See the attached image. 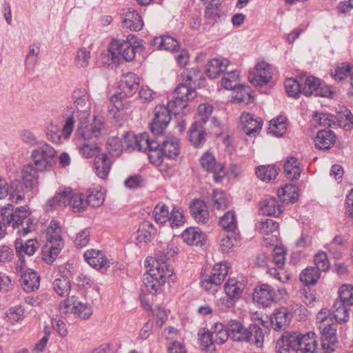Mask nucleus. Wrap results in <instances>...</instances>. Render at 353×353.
<instances>
[{
	"instance_id": "f257e3e1",
	"label": "nucleus",
	"mask_w": 353,
	"mask_h": 353,
	"mask_svg": "<svg viewBox=\"0 0 353 353\" xmlns=\"http://www.w3.org/2000/svg\"><path fill=\"white\" fill-rule=\"evenodd\" d=\"M72 98L77 109L73 112L74 119L79 121L77 135L84 142L78 145L79 150L82 154H96L100 152L97 143L89 142L92 138L99 137L104 130V121L101 117H94L93 122L88 124L90 117L91 97L85 88H79L73 91Z\"/></svg>"
},
{
	"instance_id": "f03ea898",
	"label": "nucleus",
	"mask_w": 353,
	"mask_h": 353,
	"mask_svg": "<svg viewBox=\"0 0 353 353\" xmlns=\"http://www.w3.org/2000/svg\"><path fill=\"white\" fill-rule=\"evenodd\" d=\"M148 272L143 275L142 290L152 294H157L162 291L166 278L174 274L173 268L163 259L147 258Z\"/></svg>"
},
{
	"instance_id": "7ed1b4c3",
	"label": "nucleus",
	"mask_w": 353,
	"mask_h": 353,
	"mask_svg": "<svg viewBox=\"0 0 353 353\" xmlns=\"http://www.w3.org/2000/svg\"><path fill=\"white\" fill-rule=\"evenodd\" d=\"M181 76L183 82L176 88L173 96L174 99L170 101V105H174L180 111H185L187 101L194 99L196 95L195 88L201 75L198 70L192 68L183 71Z\"/></svg>"
},
{
	"instance_id": "20e7f679",
	"label": "nucleus",
	"mask_w": 353,
	"mask_h": 353,
	"mask_svg": "<svg viewBox=\"0 0 353 353\" xmlns=\"http://www.w3.org/2000/svg\"><path fill=\"white\" fill-rule=\"evenodd\" d=\"M230 338L238 342H248L258 347L263 345L264 334L261 327L256 324H250L248 327L243 326L236 320L228 322Z\"/></svg>"
},
{
	"instance_id": "39448f33",
	"label": "nucleus",
	"mask_w": 353,
	"mask_h": 353,
	"mask_svg": "<svg viewBox=\"0 0 353 353\" xmlns=\"http://www.w3.org/2000/svg\"><path fill=\"white\" fill-rule=\"evenodd\" d=\"M5 210L3 216L6 219V223L17 229L20 236H26L32 230L33 221L30 217L31 211L27 207L21 206L14 210L12 205L8 204V210Z\"/></svg>"
},
{
	"instance_id": "423d86ee",
	"label": "nucleus",
	"mask_w": 353,
	"mask_h": 353,
	"mask_svg": "<svg viewBox=\"0 0 353 353\" xmlns=\"http://www.w3.org/2000/svg\"><path fill=\"white\" fill-rule=\"evenodd\" d=\"M144 49L140 40L134 35L129 34L126 40H113L109 47V52L112 57L120 54L125 61H130L134 59L136 52H143Z\"/></svg>"
},
{
	"instance_id": "0eeeda50",
	"label": "nucleus",
	"mask_w": 353,
	"mask_h": 353,
	"mask_svg": "<svg viewBox=\"0 0 353 353\" xmlns=\"http://www.w3.org/2000/svg\"><path fill=\"white\" fill-rule=\"evenodd\" d=\"M185 111H180L174 105H170L168 101L167 106L157 105L154 110V118L150 124V130L153 134L159 135L163 133L171 120V114H184Z\"/></svg>"
},
{
	"instance_id": "6e6552de",
	"label": "nucleus",
	"mask_w": 353,
	"mask_h": 353,
	"mask_svg": "<svg viewBox=\"0 0 353 353\" xmlns=\"http://www.w3.org/2000/svg\"><path fill=\"white\" fill-rule=\"evenodd\" d=\"M15 272L20 276L21 285L28 292L37 290L40 284V277L37 272L26 269L23 261H17L15 264Z\"/></svg>"
},
{
	"instance_id": "1a4fd4ad",
	"label": "nucleus",
	"mask_w": 353,
	"mask_h": 353,
	"mask_svg": "<svg viewBox=\"0 0 353 353\" xmlns=\"http://www.w3.org/2000/svg\"><path fill=\"white\" fill-rule=\"evenodd\" d=\"M74 122V116L72 114L67 119L62 128L57 124L50 123L48 126L46 132L48 139L53 143H58L61 142L62 137L65 139H68L73 130Z\"/></svg>"
},
{
	"instance_id": "9d476101",
	"label": "nucleus",
	"mask_w": 353,
	"mask_h": 353,
	"mask_svg": "<svg viewBox=\"0 0 353 353\" xmlns=\"http://www.w3.org/2000/svg\"><path fill=\"white\" fill-rule=\"evenodd\" d=\"M321 333L322 348L325 350L327 353L335 351L338 339L336 337V325L334 323H323L318 325Z\"/></svg>"
},
{
	"instance_id": "9b49d317",
	"label": "nucleus",
	"mask_w": 353,
	"mask_h": 353,
	"mask_svg": "<svg viewBox=\"0 0 353 353\" xmlns=\"http://www.w3.org/2000/svg\"><path fill=\"white\" fill-rule=\"evenodd\" d=\"M315 334L309 332L306 334L292 332L291 336L296 339L294 343L295 353H315L316 341L314 338Z\"/></svg>"
},
{
	"instance_id": "f8f14e48",
	"label": "nucleus",
	"mask_w": 353,
	"mask_h": 353,
	"mask_svg": "<svg viewBox=\"0 0 353 353\" xmlns=\"http://www.w3.org/2000/svg\"><path fill=\"white\" fill-rule=\"evenodd\" d=\"M272 70L270 64L261 61L257 63L255 71L248 76L249 81L255 86H262L268 84L272 79Z\"/></svg>"
},
{
	"instance_id": "ddd939ff",
	"label": "nucleus",
	"mask_w": 353,
	"mask_h": 353,
	"mask_svg": "<svg viewBox=\"0 0 353 353\" xmlns=\"http://www.w3.org/2000/svg\"><path fill=\"white\" fill-rule=\"evenodd\" d=\"M240 120L244 133L250 137H256L262 129V119L252 114L243 113Z\"/></svg>"
},
{
	"instance_id": "4468645a",
	"label": "nucleus",
	"mask_w": 353,
	"mask_h": 353,
	"mask_svg": "<svg viewBox=\"0 0 353 353\" xmlns=\"http://www.w3.org/2000/svg\"><path fill=\"white\" fill-rule=\"evenodd\" d=\"M72 194V188L70 187L60 188L54 196L49 199L45 205V210L47 212H52L57 207H65L70 203Z\"/></svg>"
},
{
	"instance_id": "2eb2a0df",
	"label": "nucleus",
	"mask_w": 353,
	"mask_h": 353,
	"mask_svg": "<svg viewBox=\"0 0 353 353\" xmlns=\"http://www.w3.org/2000/svg\"><path fill=\"white\" fill-rule=\"evenodd\" d=\"M63 305L65 312L76 314L82 319H88L92 314L91 306L88 303L78 301L74 296L68 297L65 300Z\"/></svg>"
},
{
	"instance_id": "dca6fc26",
	"label": "nucleus",
	"mask_w": 353,
	"mask_h": 353,
	"mask_svg": "<svg viewBox=\"0 0 353 353\" xmlns=\"http://www.w3.org/2000/svg\"><path fill=\"white\" fill-rule=\"evenodd\" d=\"M85 260L97 270H105L110 268V262L105 254L98 250H88L84 253Z\"/></svg>"
},
{
	"instance_id": "f3484780",
	"label": "nucleus",
	"mask_w": 353,
	"mask_h": 353,
	"mask_svg": "<svg viewBox=\"0 0 353 353\" xmlns=\"http://www.w3.org/2000/svg\"><path fill=\"white\" fill-rule=\"evenodd\" d=\"M139 83L140 79L136 74L128 72L122 76L119 83V88L125 97H131L137 92Z\"/></svg>"
},
{
	"instance_id": "a211bd4d",
	"label": "nucleus",
	"mask_w": 353,
	"mask_h": 353,
	"mask_svg": "<svg viewBox=\"0 0 353 353\" xmlns=\"http://www.w3.org/2000/svg\"><path fill=\"white\" fill-rule=\"evenodd\" d=\"M253 299L261 307H270L274 300V290L270 285L262 284L255 288Z\"/></svg>"
},
{
	"instance_id": "6ab92c4d",
	"label": "nucleus",
	"mask_w": 353,
	"mask_h": 353,
	"mask_svg": "<svg viewBox=\"0 0 353 353\" xmlns=\"http://www.w3.org/2000/svg\"><path fill=\"white\" fill-rule=\"evenodd\" d=\"M256 229L264 235V240L274 243L278 234L279 224L272 219H261L256 224Z\"/></svg>"
},
{
	"instance_id": "aec40b11",
	"label": "nucleus",
	"mask_w": 353,
	"mask_h": 353,
	"mask_svg": "<svg viewBox=\"0 0 353 353\" xmlns=\"http://www.w3.org/2000/svg\"><path fill=\"white\" fill-rule=\"evenodd\" d=\"M14 246L19 259L18 261H23L25 263V255L32 256L39 248V243L33 239H28L25 243L22 239H17L15 241Z\"/></svg>"
},
{
	"instance_id": "412c9836",
	"label": "nucleus",
	"mask_w": 353,
	"mask_h": 353,
	"mask_svg": "<svg viewBox=\"0 0 353 353\" xmlns=\"http://www.w3.org/2000/svg\"><path fill=\"white\" fill-rule=\"evenodd\" d=\"M18 181L12 183L10 189L6 181L0 179V199H3L9 196V200L13 203H18L24 199L21 191L17 190Z\"/></svg>"
},
{
	"instance_id": "4be33fe9",
	"label": "nucleus",
	"mask_w": 353,
	"mask_h": 353,
	"mask_svg": "<svg viewBox=\"0 0 353 353\" xmlns=\"http://www.w3.org/2000/svg\"><path fill=\"white\" fill-rule=\"evenodd\" d=\"M21 174L26 189L32 192H38L39 176L37 172L34 169L33 165L31 163L26 165L22 170Z\"/></svg>"
},
{
	"instance_id": "5701e85b",
	"label": "nucleus",
	"mask_w": 353,
	"mask_h": 353,
	"mask_svg": "<svg viewBox=\"0 0 353 353\" xmlns=\"http://www.w3.org/2000/svg\"><path fill=\"white\" fill-rule=\"evenodd\" d=\"M245 281L242 277L229 278L224 285V290L227 296L238 301L245 289Z\"/></svg>"
},
{
	"instance_id": "b1692460",
	"label": "nucleus",
	"mask_w": 353,
	"mask_h": 353,
	"mask_svg": "<svg viewBox=\"0 0 353 353\" xmlns=\"http://www.w3.org/2000/svg\"><path fill=\"white\" fill-rule=\"evenodd\" d=\"M131 141L134 143L139 152H157L161 146L157 141L150 139L145 133L140 134L139 137H132Z\"/></svg>"
},
{
	"instance_id": "393cba45",
	"label": "nucleus",
	"mask_w": 353,
	"mask_h": 353,
	"mask_svg": "<svg viewBox=\"0 0 353 353\" xmlns=\"http://www.w3.org/2000/svg\"><path fill=\"white\" fill-rule=\"evenodd\" d=\"M122 23L123 26L132 31H140L143 27V21L139 13L132 8L125 12Z\"/></svg>"
},
{
	"instance_id": "a878e982",
	"label": "nucleus",
	"mask_w": 353,
	"mask_h": 353,
	"mask_svg": "<svg viewBox=\"0 0 353 353\" xmlns=\"http://www.w3.org/2000/svg\"><path fill=\"white\" fill-rule=\"evenodd\" d=\"M190 212L199 223H206L209 220V212L205 202L200 199L194 200L190 205Z\"/></svg>"
},
{
	"instance_id": "bb28decb",
	"label": "nucleus",
	"mask_w": 353,
	"mask_h": 353,
	"mask_svg": "<svg viewBox=\"0 0 353 353\" xmlns=\"http://www.w3.org/2000/svg\"><path fill=\"white\" fill-rule=\"evenodd\" d=\"M335 141V134L332 131L327 130L319 131L314 140L316 148L321 150L330 149Z\"/></svg>"
},
{
	"instance_id": "cd10ccee",
	"label": "nucleus",
	"mask_w": 353,
	"mask_h": 353,
	"mask_svg": "<svg viewBox=\"0 0 353 353\" xmlns=\"http://www.w3.org/2000/svg\"><path fill=\"white\" fill-rule=\"evenodd\" d=\"M206 133L203 124L195 122L189 129V140L195 148H199L205 141Z\"/></svg>"
},
{
	"instance_id": "c85d7f7f",
	"label": "nucleus",
	"mask_w": 353,
	"mask_h": 353,
	"mask_svg": "<svg viewBox=\"0 0 353 353\" xmlns=\"http://www.w3.org/2000/svg\"><path fill=\"white\" fill-rule=\"evenodd\" d=\"M283 212V205L275 198H268L261 202L259 213L266 216H278Z\"/></svg>"
},
{
	"instance_id": "c756f323",
	"label": "nucleus",
	"mask_w": 353,
	"mask_h": 353,
	"mask_svg": "<svg viewBox=\"0 0 353 353\" xmlns=\"http://www.w3.org/2000/svg\"><path fill=\"white\" fill-rule=\"evenodd\" d=\"M227 59L214 58L208 61L206 65V74L211 78H216L221 73L224 72L229 65Z\"/></svg>"
},
{
	"instance_id": "7c9ffc66",
	"label": "nucleus",
	"mask_w": 353,
	"mask_h": 353,
	"mask_svg": "<svg viewBox=\"0 0 353 353\" xmlns=\"http://www.w3.org/2000/svg\"><path fill=\"white\" fill-rule=\"evenodd\" d=\"M292 314L285 307L276 310L271 317V322L275 330L285 329L291 321Z\"/></svg>"
},
{
	"instance_id": "2f4dec72",
	"label": "nucleus",
	"mask_w": 353,
	"mask_h": 353,
	"mask_svg": "<svg viewBox=\"0 0 353 353\" xmlns=\"http://www.w3.org/2000/svg\"><path fill=\"white\" fill-rule=\"evenodd\" d=\"M183 240L190 245H203L205 241V234L194 228L186 229L181 234Z\"/></svg>"
},
{
	"instance_id": "473e14b6",
	"label": "nucleus",
	"mask_w": 353,
	"mask_h": 353,
	"mask_svg": "<svg viewBox=\"0 0 353 353\" xmlns=\"http://www.w3.org/2000/svg\"><path fill=\"white\" fill-rule=\"evenodd\" d=\"M296 339L291 336V332L284 333L280 339H278L276 344V353H292L294 352V343Z\"/></svg>"
},
{
	"instance_id": "72a5a7b5",
	"label": "nucleus",
	"mask_w": 353,
	"mask_h": 353,
	"mask_svg": "<svg viewBox=\"0 0 353 353\" xmlns=\"http://www.w3.org/2000/svg\"><path fill=\"white\" fill-rule=\"evenodd\" d=\"M93 166L96 174L101 179H105L110 172L111 160L108 156H96Z\"/></svg>"
},
{
	"instance_id": "f704fd0d",
	"label": "nucleus",
	"mask_w": 353,
	"mask_h": 353,
	"mask_svg": "<svg viewBox=\"0 0 353 353\" xmlns=\"http://www.w3.org/2000/svg\"><path fill=\"white\" fill-rule=\"evenodd\" d=\"M280 169L274 164L259 166L256 174L259 179L263 181L274 180L279 173Z\"/></svg>"
},
{
	"instance_id": "c9c22d12",
	"label": "nucleus",
	"mask_w": 353,
	"mask_h": 353,
	"mask_svg": "<svg viewBox=\"0 0 353 353\" xmlns=\"http://www.w3.org/2000/svg\"><path fill=\"white\" fill-rule=\"evenodd\" d=\"M350 305L336 300L333 305V315L339 323L347 322L349 319Z\"/></svg>"
},
{
	"instance_id": "e433bc0d",
	"label": "nucleus",
	"mask_w": 353,
	"mask_h": 353,
	"mask_svg": "<svg viewBox=\"0 0 353 353\" xmlns=\"http://www.w3.org/2000/svg\"><path fill=\"white\" fill-rule=\"evenodd\" d=\"M228 265L226 263H220L214 265L210 274L206 277L212 280L215 285H221L228 273Z\"/></svg>"
},
{
	"instance_id": "4c0bfd02",
	"label": "nucleus",
	"mask_w": 353,
	"mask_h": 353,
	"mask_svg": "<svg viewBox=\"0 0 353 353\" xmlns=\"http://www.w3.org/2000/svg\"><path fill=\"white\" fill-rule=\"evenodd\" d=\"M219 225L223 230L234 232L237 229V219L234 211L229 210L221 216Z\"/></svg>"
},
{
	"instance_id": "58836bf2",
	"label": "nucleus",
	"mask_w": 353,
	"mask_h": 353,
	"mask_svg": "<svg viewBox=\"0 0 353 353\" xmlns=\"http://www.w3.org/2000/svg\"><path fill=\"white\" fill-rule=\"evenodd\" d=\"M283 168L288 179L294 180L300 176L301 169L295 157L291 156L285 163Z\"/></svg>"
},
{
	"instance_id": "ea45409f",
	"label": "nucleus",
	"mask_w": 353,
	"mask_h": 353,
	"mask_svg": "<svg viewBox=\"0 0 353 353\" xmlns=\"http://www.w3.org/2000/svg\"><path fill=\"white\" fill-rule=\"evenodd\" d=\"M52 285L54 292L60 296H68L71 289L70 281L65 275L55 279Z\"/></svg>"
},
{
	"instance_id": "a19ab883",
	"label": "nucleus",
	"mask_w": 353,
	"mask_h": 353,
	"mask_svg": "<svg viewBox=\"0 0 353 353\" xmlns=\"http://www.w3.org/2000/svg\"><path fill=\"white\" fill-rule=\"evenodd\" d=\"M152 45L160 50H174L179 46V42L170 36L156 37L152 41Z\"/></svg>"
},
{
	"instance_id": "79ce46f5",
	"label": "nucleus",
	"mask_w": 353,
	"mask_h": 353,
	"mask_svg": "<svg viewBox=\"0 0 353 353\" xmlns=\"http://www.w3.org/2000/svg\"><path fill=\"white\" fill-rule=\"evenodd\" d=\"M278 196L286 203H294L298 198L297 188L293 184H286L278 190Z\"/></svg>"
},
{
	"instance_id": "37998d69",
	"label": "nucleus",
	"mask_w": 353,
	"mask_h": 353,
	"mask_svg": "<svg viewBox=\"0 0 353 353\" xmlns=\"http://www.w3.org/2000/svg\"><path fill=\"white\" fill-rule=\"evenodd\" d=\"M221 84L227 90H236L240 84L239 72L237 70H232L224 74Z\"/></svg>"
},
{
	"instance_id": "c03bdc74",
	"label": "nucleus",
	"mask_w": 353,
	"mask_h": 353,
	"mask_svg": "<svg viewBox=\"0 0 353 353\" xmlns=\"http://www.w3.org/2000/svg\"><path fill=\"white\" fill-rule=\"evenodd\" d=\"M161 154H179V140L174 137H168L162 142Z\"/></svg>"
},
{
	"instance_id": "a18cd8bd",
	"label": "nucleus",
	"mask_w": 353,
	"mask_h": 353,
	"mask_svg": "<svg viewBox=\"0 0 353 353\" xmlns=\"http://www.w3.org/2000/svg\"><path fill=\"white\" fill-rule=\"evenodd\" d=\"M34 169L38 172L47 170L56 162L55 156H32Z\"/></svg>"
},
{
	"instance_id": "49530a36",
	"label": "nucleus",
	"mask_w": 353,
	"mask_h": 353,
	"mask_svg": "<svg viewBox=\"0 0 353 353\" xmlns=\"http://www.w3.org/2000/svg\"><path fill=\"white\" fill-rule=\"evenodd\" d=\"M286 130L285 119L281 116L270 121L268 132L279 137L285 133Z\"/></svg>"
},
{
	"instance_id": "de8ad7c7",
	"label": "nucleus",
	"mask_w": 353,
	"mask_h": 353,
	"mask_svg": "<svg viewBox=\"0 0 353 353\" xmlns=\"http://www.w3.org/2000/svg\"><path fill=\"white\" fill-rule=\"evenodd\" d=\"M40 51L39 43L31 44L25 60V66L27 70L33 71L37 63V57Z\"/></svg>"
},
{
	"instance_id": "09e8293b",
	"label": "nucleus",
	"mask_w": 353,
	"mask_h": 353,
	"mask_svg": "<svg viewBox=\"0 0 353 353\" xmlns=\"http://www.w3.org/2000/svg\"><path fill=\"white\" fill-rule=\"evenodd\" d=\"M346 239L341 235H336L333 240L326 245L325 248L335 258L341 256V250L345 245Z\"/></svg>"
},
{
	"instance_id": "8fccbe9b",
	"label": "nucleus",
	"mask_w": 353,
	"mask_h": 353,
	"mask_svg": "<svg viewBox=\"0 0 353 353\" xmlns=\"http://www.w3.org/2000/svg\"><path fill=\"white\" fill-rule=\"evenodd\" d=\"M302 93L305 96H310L314 92L316 93L318 87L320 85V80L318 78L310 76L305 79H301Z\"/></svg>"
},
{
	"instance_id": "3c124183",
	"label": "nucleus",
	"mask_w": 353,
	"mask_h": 353,
	"mask_svg": "<svg viewBox=\"0 0 353 353\" xmlns=\"http://www.w3.org/2000/svg\"><path fill=\"white\" fill-rule=\"evenodd\" d=\"M353 72V66L347 63H341L337 65L331 74L335 80L343 81L348 76L351 77Z\"/></svg>"
},
{
	"instance_id": "603ef678",
	"label": "nucleus",
	"mask_w": 353,
	"mask_h": 353,
	"mask_svg": "<svg viewBox=\"0 0 353 353\" xmlns=\"http://www.w3.org/2000/svg\"><path fill=\"white\" fill-rule=\"evenodd\" d=\"M319 272L315 268H307L301 273L300 280L305 285L314 284L320 277Z\"/></svg>"
},
{
	"instance_id": "864d4df0",
	"label": "nucleus",
	"mask_w": 353,
	"mask_h": 353,
	"mask_svg": "<svg viewBox=\"0 0 353 353\" xmlns=\"http://www.w3.org/2000/svg\"><path fill=\"white\" fill-rule=\"evenodd\" d=\"M200 163L202 168L208 172H214L216 170L223 171L225 170L224 165L217 163L214 156H201Z\"/></svg>"
},
{
	"instance_id": "5fc2aeb1",
	"label": "nucleus",
	"mask_w": 353,
	"mask_h": 353,
	"mask_svg": "<svg viewBox=\"0 0 353 353\" xmlns=\"http://www.w3.org/2000/svg\"><path fill=\"white\" fill-rule=\"evenodd\" d=\"M90 59V52L84 47L80 48L76 52L74 64L79 68H86L89 65Z\"/></svg>"
},
{
	"instance_id": "6e6d98bb",
	"label": "nucleus",
	"mask_w": 353,
	"mask_h": 353,
	"mask_svg": "<svg viewBox=\"0 0 353 353\" xmlns=\"http://www.w3.org/2000/svg\"><path fill=\"white\" fill-rule=\"evenodd\" d=\"M154 232L153 225L149 221H144L140 225L137 230V239L140 242H148L151 239L152 234Z\"/></svg>"
},
{
	"instance_id": "4d7b16f0",
	"label": "nucleus",
	"mask_w": 353,
	"mask_h": 353,
	"mask_svg": "<svg viewBox=\"0 0 353 353\" xmlns=\"http://www.w3.org/2000/svg\"><path fill=\"white\" fill-rule=\"evenodd\" d=\"M337 300L350 306L353 305V285L351 284L342 285L339 291Z\"/></svg>"
},
{
	"instance_id": "13d9d810",
	"label": "nucleus",
	"mask_w": 353,
	"mask_h": 353,
	"mask_svg": "<svg viewBox=\"0 0 353 353\" xmlns=\"http://www.w3.org/2000/svg\"><path fill=\"white\" fill-rule=\"evenodd\" d=\"M54 225V232L50 234V238L48 241L47 242L46 245L49 248H59V253L63 246V241L60 234V229L57 223H53Z\"/></svg>"
},
{
	"instance_id": "bf43d9fd",
	"label": "nucleus",
	"mask_w": 353,
	"mask_h": 353,
	"mask_svg": "<svg viewBox=\"0 0 353 353\" xmlns=\"http://www.w3.org/2000/svg\"><path fill=\"white\" fill-rule=\"evenodd\" d=\"M214 208L217 210H225L229 206V201L223 191L216 190L212 197Z\"/></svg>"
},
{
	"instance_id": "052dcab7",
	"label": "nucleus",
	"mask_w": 353,
	"mask_h": 353,
	"mask_svg": "<svg viewBox=\"0 0 353 353\" xmlns=\"http://www.w3.org/2000/svg\"><path fill=\"white\" fill-rule=\"evenodd\" d=\"M336 120V125H339L346 130H350L353 128V114L347 108H345L342 114L339 115Z\"/></svg>"
},
{
	"instance_id": "680f3d73",
	"label": "nucleus",
	"mask_w": 353,
	"mask_h": 353,
	"mask_svg": "<svg viewBox=\"0 0 353 353\" xmlns=\"http://www.w3.org/2000/svg\"><path fill=\"white\" fill-rule=\"evenodd\" d=\"M285 87L289 96L298 97L300 93H302L301 83L296 79L290 78L285 80Z\"/></svg>"
},
{
	"instance_id": "e2e57ef3",
	"label": "nucleus",
	"mask_w": 353,
	"mask_h": 353,
	"mask_svg": "<svg viewBox=\"0 0 353 353\" xmlns=\"http://www.w3.org/2000/svg\"><path fill=\"white\" fill-rule=\"evenodd\" d=\"M155 221L159 223H165L168 220L170 215L168 206L164 203H159L153 210Z\"/></svg>"
},
{
	"instance_id": "0e129e2a",
	"label": "nucleus",
	"mask_w": 353,
	"mask_h": 353,
	"mask_svg": "<svg viewBox=\"0 0 353 353\" xmlns=\"http://www.w3.org/2000/svg\"><path fill=\"white\" fill-rule=\"evenodd\" d=\"M314 121L323 127H334L336 122L333 115L327 113L316 112L313 117Z\"/></svg>"
},
{
	"instance_id": "69168bd1",
	"label": "nucleus",
	"mask_w": 353,
	"mask_h": 353,
	"mask_svg": "<svg viewBox=\"0 0 353 353\" xmlns=\"http://www.w3.org/2000/svg\"><path fill=\"white\" fill-rule=\"evenodd\" d=\"M213 335L210 331H204L200 336V345L206 352H213L215 350Z\"/></svg>"
},
{
	"instance_id": "338daca9",
	"label": "nucleus",
	"mask_w": 353,
	"mask_h": 353,
	"mask_svg": "<svg viewBox=\"0 0 353 353\" xmlns=\"http://www.w3.org/2000/svg\"><path fill=\"white\" fill-rule=\"evenodd\" d=\"M172 228H179L184 223V216L181 209L174 208L170 213L168 220Z\"/></svg>"
},
{
	"instance_id": "774afa93",
	"label": "nucleus",
	"mask_w": 353,
	"mask_h": 353,
	"mask_svg": "<svg viewBox=\"0 0 353 353\" xmlns=\"http://www.w3.org/2000/svg\"><path fill=\"white\" fill-rule=\"evenodd\" d=\"M235 96L234 97V100L237 102H243L245 103H249L251 101V94H250V88L248 86H243L240 85L236 88Z\"/></svg>"
}]
</instances>
